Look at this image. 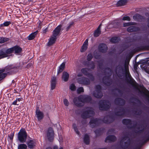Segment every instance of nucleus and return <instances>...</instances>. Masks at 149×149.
I'll list each match as a JSON object with an SVG mask.
<instances>
[{
	"instance_id": "obj_63",
	"label": "nucleus",
	"mask_w": 149,
	"mask_h": 149,
	"mask_svg": "<svg viewBox=\"0 0 149 149\" xmlns=\"http://www.w3.org/2000/svg\"><path fill=\"white\" fill-rule=\"evenodd\" d=\"M142 30H145L147 29V27L146 26H142Z\"/></svg>"
},
{
	"instance_id": "obj_34",
	"label": "nucleus",
	"mask_w": 149,
	"mask_h": 149,
	"mask_svg": "<svg viewBox=\"0 0 149 149\" xmlns=\"http://www.w3.org/2000/svg\"><path fill=\"white\" fill-rule=\"evenodd\" d=\"M74 25L75 23L73 21L70 22L67 24V26L65 29L66 31H68L72 27L74 26Z\"/></svg>"
},
{
	"instance_id": "obj_31",
	"label": "nucleus",
	"mask_w": 149,
	"mask_h": 149,
	"mask_svg": "<svg viewBox=\"0 0 149 149\" xmlns=\"http://www.w3.org/2000/svg\"><path fill=\"white\" fill-rule=\"evenodd\" d=\"M116 139L117 138L115 136L113 135H109L106 137L105 141L106 142L107 141L109 140L111 142H114L116 140Z\"/></svg>"
},
{
	"instance_id": "obj_19",
	"label": "nucleus",
	"mask_w": 149,
	"mask_h": 149,
	"mask_svg": "<svg viewBox=\"0 0 149 149\" xmlns=\"http://www.w3.org/2000/svg\"><path fill=\"white\" fill-rule=\"evenodd\" d=\"M36 117L38 121H40L43 119L44 117L43 113L40 111L39 107H37L36 108Z\"/></svg>"
},
{
	"instance_id": "obj_54",
	"label": "nucleus",
	"mask_w": 149,
	"mask_h": 149,
	"mask_svg": "<svg viewBox=\"0 0 149 149\" xmlns=\"http://www.w3.org/2000/svg\"><path fill=\"white\" fill-rule=\"evenodd\" d=\"M129 47V46L127 44H124L122 46L124 50L127 49Z\"/></svg>"
},
{
	"instance_id": "obj_48",
	"label": "nucleus",
	"mask_w": 149,
	"mask_h": 149,
	"mask_svg": "<svg viewBox=\"0 0 149 149\" xmlns=\"http://www.w3.org/2000/svg\"><path fill=\"white\" fill-rule=\"evenodd\" d=\"M70 89L72 91H74L76 89V87L74 84H72L70 86Z\"/></svg>"
},
{
	"instance_id": "obj_47",
	"label": "nucleus",
	"mask_w": 149,
	"mask_h": 149,
	"mask_svg": "<svg viewBox=\"0 0 149 149\" xmlns=\"http://www.w3.org/2000/svg\"><path fill=\"white\" fill-rule=\"evenodd\" d=\"M125 145H121V148L123 149H125L128 147L129 145V143H128L127 142V141H125Z\"/></svg>"
},
{
	"instance_id": "obj_22",
	"label": "nucleus",
	"mask_w": 149,
	"mask_h": 149,
	"mask_svg": "<svg viewBox=\"0 0 149 149\" xmlns=\"http://www.w3.org/2000/svg\"><path fill=\"white\" fill-rule=\"evenodd\" d=\"M116 104L120 106H123L125 103V101L123 99L120 98H116L114 100Z\"/></svg>"
},
{
	"instance_id": "obj_30",
	"label": "nucleus",
	"mask_w": 149,
	"mask_h": 149,
	"mask_svg": "<svg viewBox=\"0 0 149 149\" xmlns=\"http://www.w3.org/2000/svg\"><path fill=\"white\" fill-rule=\"evenodd\" d=\"M69 77V74L66 72H63L62 76V80L65 82H66L68 80Z\"/></svg>"
},
{
	"instance_id": "obj_14",
	"label": "nucleus",
	"mask_w": 149,
	"mask_h": 149,
	"mask_svg": "<svg viewBox=\"0 0 149 149\" xmlns=\"http://www.w3.org/2000/svg\"><path fill=\"white\" fill-rule=\"evenodd\" d=\"M132 98L139 104V105H138V107H140L141 106V108L143 110L145 111L149 110V107L143 104L138 98L135 97H133Z\"/></svg>"
},
{
	"instance_id": "obj_60",
	"label": "nucleus",
	"mask_w": 149,
	"mask_h": 149,
	"mask_svg": "<svg viewBox=\"0 0 149 149\" xmlns=\"http://www.w3.org/2000/svg\"><path fill=\"white\" fill-rule=\"evenodd\" d=\"M48 28L47 27L45 29L43 30V33H46L48 31Z\"/></svg>"
},
{
	"instance_id": "obj_35",
	"label": "nucleus",
	"mask_w": 149,
	"mask_h": 149,
	"mask_svg": "<svg viewBox=\"0 0 149 149\" xmlns=\"http://www.w3.org/2000/svg\"><path fill=\"white\" fill-rule=\"evenodd\" d=\"M112 23L113 25L114 28H120L122 27L121 22H119L117 20H114L112 22Z\"/></svg>"
},
{
	"instance_id": "obj_12",
	"label": "nucleus",
	"mask_w": 149,
	"mask_h": 149,
	"mask_svg": "<svg viewBox=\"0 0 149 149\" xmlns=\"http://www.w3.org/2000/svg\"><path fill=\"white\" fill-rule=\"evenodd\" d=\"M122 122L123 124L127 126V127L129 129L134 128L137 125L136 123L133 126H132L131 125L132 124V121L130 119H123L122 120Z\"/></svg>"
},
{
	"instance_id": "obj_50",
	"label": "nucleus",
	"mask_w": 149,
	"mask_h": 149,
	"mask_svg": "<svg viewBox=\"0 0 149 149\" xmlns=\"http://www.w3.org/2000/svg\"><path fill=\"white\" fill-rule=\"evenodd\" d=\"M93 58L92 54L91 53L89 54L87 56V60L88 61H90Z\"/></svg>"
},
{
	"instance_id": "obj_6",
	"label": "nucleus",
	"mask_w": 149,
	"mask_h": 149,
	"mask_svg": "<svg viewBox=\"0 0 149 149\" xmlns=\"http://www.w3.org/2000/svg\"><path fill=\"white\" fill-rule=\"evenodd\" d=\"M27 136V133L25 129L22 128L17 134V140L20 143H24L26 142Z\"/></svg>"
},
{
	"instance_id": "obj_53",
	"label": "nucleus",
	"mask_w": 149,
	"mask_h": 149,
	"mask_svg": "<svg viewBox=\"0 0 149 149\" xmlns=\"http://www.w3.org/2000/svg\"><path fill=\"white\" fill-rule=\"evenodd\" d=\"M14 132H11L10 135L9 136V137L10 139L11 140H12L13 139L14 136Z\"/></svg>"
},
{
	"instance_id": "obj_43",
	"label": "nucleus",
	"mask_w": 149,
	"mask_h": 149,
	"mask_svg": "<svg viewBox=\"0 0 149 149\" xmlns=\"http://www.w3.org/2000/svg\"><path fill=\"white\" fill-rule=\"evenodd\" d=\"M72 127L76 133L80 136L81 134L80 132L78 130L76 124L75 123L73 124Z\"/></svg>"
},
{
	"instance_id": "obj_1",
	"label": "nucleus",
	"mask_w": 149,
	"mask_h": 149,
	"mask_svg": "<svg viewBox=\"0 0 149 149\" xmlns=\"http://www.w3.org/2000/svg\"><path fill=\"white\" fill-rule=\"evenodd\" d=\"M124 74H125L126 77L125 80L126 82L130 84L134 88L137 89L139 93L142 94L143 96L145 97V100H146L149 103V95L143 91L140 90L138 88V84L131 75L129 70V67H125V71Z\"/></svg>"
},
{
	"instance_id": "obj_23",
	"label": "nucleus",
	"mask_w": 149,
	"mask_h": 149,
	"mask_svg": "<svg viewBox=\"0 0 149 149\" xmlns=\"http://www.w3.org/2000/svg\"><path fill=\"white\" fill-rule=\"evenodd\" d=\"M140 30L141 29L140 28L135 26L129 27L127 29V31L129 32H136Z\"/></svg>"
},
{
	"instance_id": "obj_26",
	"label": "nucleus",
	"mask_w": 149,
	"mask_h": 149,
	"mask_svg": "<svg viewBox=\"0 0 149 149\" xmlns=\"http://www.w3.org/2000/svg\"><path fill=\"white\" fill-rule=\"evenodd\" d=\"M56 79L55 76L53 77L51 80V89L52 90L54 89L56 86Z\"/></svg>"
},
{
	"instance_id": "obj_41",
	"label": "nucleus",
	"mask_w": 149,
	"mask_h": 149,
	"mask_svg": "<svg viewBox=\"0 0 149 149\" xmlns=\"http://www.w3.org/2000/svg\"><path fill=\"white\" fill-rule=\"evenodd\" d=\"M118 37H114L111 38L110 40V42L113 43H118L119 41Z\"/></svg>"
},
{
	"instance_id": "obj_2",
	"label": "nucleus",
	"mask_w": 149,
	"mask_h": 149,
	"mask_svg": "<svg viewBox=\"0 0 149 149\" xmlns=\"http://www.w3.org/2000/svg\"><path fill=\"white\" fill-rule=\"evenodd\" d=\"M20 66L13 65H8L0 70V81L4 79L7 74H14L18 72Z\"/></svg>"
},
{
	"instance_id": "obj_9",
	"label": "nucleus",
	"mask_w": 149,
	"mask_h": 149,
	"mask_svg": "<svg viewBox=\"0 0 149 149\" xmlns=\"http://www.w3.org/2000/svg\"><path fill=\"white\" fill-rule=\"evenodd\" d=\"M10 54L14 53L15 54H19L22 51V48L17 45H16L9 48Z\"/></svg>"
},
{
	"instance_id": "obj_33",
	"label": "nucleus",
	"mask_w": 149,
	"mask_h": 149,
	"mask_svg": "<svg viewBox=\"0 0 149 149\" xmlns=\"http://www.w3.org/2000/svg\"><path fill=\"white\" fill-rule=\"evenodd\" d=\"M38 31V30L34 32L31 33L28 37L27 38L29 40H31L33 39L35 36L37 35Z\"/></svg>"
},
{
	"instance_id": "obj_42",
	"label": "nucleus",
	"mask_w": 149,
	"mask_h": 149,
	"mask_svg": "<svg viewBox=\"0 0 149 149\" xmlns=\"http://www.w3.org/2000/svg\"><path fill=\"white\" fill-rule=\"evenodd\" d=\"M136 23L135 22H129L127 23H124L123 24V27H125L129 26L136 25Z\"/></svg>"
},
{
	"instance_id": "obj_20",
	"label": "nucleus",
	"mask_w": 149,
	"mask_h": 149,
	"mask_svg": "<svg viewBox=\"0 0 149 149\" xmlns=\"http://www.w3.org/2000/svg\"><path fill=\"white\" fill-rule=\"evenodd\" d=\"M98 49L100 52L102 53H105L107 51L108 47L107 45L104 43H101L98 45Z\"/></svg>"
},
{
	"instance_id": "obj_58",
	"label": "nucleus",
	"mask_w": 149,
	"mask_h": 149,
	"mask_svg": "<svg viewBox=\"0 0 149 149\" xmlns=\"http://www.w3.org/2000/svg\"><path fill=\"white\" fill-rule=\"evenodd\" d=\"M143 130H135V132L136 133H141L142 132H143Z\"/></svg>"
},
{
	"instance_id": "obj_15",
	"label": "nucleus",
	"mask_w": 149,
	"mask_h": 149,
	"mask_svg": "<svg viewBox=\"0 0 149 149\" xmlns=\"http://www.w3.org/2000/svg\"><path fill=\"white\" fill-rule=\"evenodd\" d=\"M27 147L30 149H33L35 148L36 145V142L34 139L30 138V139L28 140L26 142Z\"/></svg>"
},
{
	"instance_id": "obj_55",
	"label": "nucleus",
	"mask_w": 149,
	"mask_h": 149,
	"mask_svg": "<svg viewBox=\"0 0 149 149\" xmlns=\"http://www.w3.org/2000/svg\"><path fill=\"white\" fill-rule=\"evenodd\" d=\"M63 102L65 105L66 106H68L69 105V102L67 99H65L63 100Z\"/></svg>"
},
{
	"instance_id": "obj_16",
	"label": "nucleus",
	"mask_w": 149,
	"mask_h": 149,
	"mask_svg": "<svg viewBox=\"0 0 149 149\" xmlns=\"http://www.w3.org/2000/svg\"><path fill=\"white\" fill-rule=\"evenodd\" d=\"M116 109H115V115L118 116H123L125 113V109L123 107H120L118 109V111L116 110Z\"/></svg>"
},
{
	"instance_id": "obj_64",
	"label": "nucleus",
	"mask_w": 149,
	"mask_h": 149,
	"mask_svg": "<svg viewBox=\"0 0 149 149\" xmlns=\"http://www.w3.org/2000/svg\"><path fill=\"white\" fill-rule=\"evenodd\" d=\"M88 39H86L85 41L84 42L83 44L86 45H88Z\"/></svg>"
},
{
	"instance_id": "obj_38",
	"label": "nucleus",
	"mask_w": 149,
	"mask_h": 149,
	"mask_svg": "<svg viewBox=\"0 0 149 149\" xmlns=\"http://www.w3.org/2000/svg\"><path fill=\"white\" fill-rule=\"evenodd\" d=\"M10 21H6L3 23L0 24V29H2L4 27H8L11 24Z\"/></svg>"
},
{
	"instance_id": "obj_36",
	"label": "nucleus",
	"mask_w": 149,
	"mask_h": 149,
	"mask_svg": "<svg viewBox=\"0 0 149 149\" xmlns=\"http://www.w3.org/2000/svg\"><path fill=\"white\" fill-rule=\"evenodd\" d=\"M65 63L64 62L62 63L59 66L57 71V74H58L62 72L65 68Z\"/></svg>"
},
{
	"instance_id": "obj_8",
	"label": "nucleus",
	"mask_w": 149,
	"mask_h": 149,
	"mask_svg": "<svg viewBox=\"0 0 149 149\" xmlns=\"http://www.w3.org/2000/svg\"><path fill=\"white\" fill-rule=\"evenodd\" d=\"M91 80L90 79L84 77H82L80 78H79L77 79V82L79 84H81L83 85H88L90 83Z\"/></svg>"
},
{
	"instance_id": "obj_44",
	"label": "nucleus",
	"mask_w": 149,
	"mask_h": 149,
	"mask_svg": "<svg viewBox=\"0 0 149 149\" xmlns=\"http://www.w3.org/2000/svg\"><path fill=\"white\" fill-rule=\"evenodd\" d=\"M27 146L24 143H21L18 145L17 149H26Z\"/></svg>"
},
{
	"instance_id": "obj_45",
	"label": "nucleus",
	"mask_w": 149,
	"mask_h": 149,
	"mask_svg": "<svg viewBox=\"0 0 149 149\" xmlns=\"http://www.w3.org/2000/svg\"><path fill=\"white\" fill-rule=\"evenodd\" d=\"M9 40V38L6 37H0V44H2L5 42L8 41Z\"/></svg>"
},
{
	"instance_id": "obj_49",
	"label": "nucleus",
	"mask_w": 149,
	"mask_h": 149,
	"mask_svg": "<svg viewBox=\"0 0 149 149\" xmlns=\"http://www.w3.org/2000/svg\"><path fill=\"white\" fill-rule=\"evenodd\" d=\"M84 91V89L82 87H81L79 88L77 90V93L78 94H79L83 92Z\"/></svg>"
},
{
	"instance_id": "obj_62",
	"label": "nucleus",
	"mask_w": 149,
	"mask_h": 149,
	"mask_svg": "<svg viewBox=\"0 0 149 149\" xmlns=\"http://www.w3.org/2000/svg\"><path fill=\"white\" fill-rule=\"evenodd\" d=\"M115 90H117V91H118V92L120 93V94H122V91H121V90H120V89H118V88H116L115 89Z\"/></svg>"
},
{
	"instance_id": "obj_3",
	"label": "nucleus",
	"mask_w": 149,
	"mask_h": 149,
	"mask_svg": "<svg viewBox=\"0 0 149 149\" xmlns=\"http://www.w3.org/2000/svg\"><path fill=\"white\" fill-rule=\"evenodd\" d=\"M114 120V118L113 116H105L102 120L97 118H91L89 124L92 128H93L99 125L102 121L104 123L109 124L113 122Z\"/></svg>"
},
{
	"instance_id": "obj_46",
	"label": "nucleus",
	"mask_w": 149,
	"mask_h": 149,
	"mask_svg": "<svg viewBox=\"0 0 149 149\" xmlns=\"http://www.w3.org/2000/svg\"><path fill=\"white\" fill-rule=\"evenodd\" d=\"M88 45L83 44L81 49V52H84L87 49Z\"/></svg>"
},
{
	"instance_id": "obj_51",
	"label": "nucleus",
	"mask_w": 149,
	"mask_h": 149,
	"mask_svg": "<svg viewBox=\"0 0 149 149\" xmlns=\"http://www.w3.org/2000/svg\"><path fill=\"white\" fill-rule=\"evenodd\" d=\"M95 91H101V90H102V87L99 84L96 85L95 86Z\"/></svg>"
},
{
	"instance_id": "obj_10",
	"label": "nucleus",
	"mask_w": 149,
	"mask_h": 149,
	"mask_svg": "<svg viewBox=\"0 0 149 149\" xmlns=\"http://www.w3.org/2000/svg\"><path fill=\"white\" fill-rule=\"evenodd\" d=\"M54 130L52 127H49L47 130V136L48 141L50 142H52L54 140Z\"/></svg>"
},
{
	"instance_id": "obj_61",
	"label": "nucleus",
	"mask_w": 149,
	"mask_h": 149,
	"mask_svg": "<svg viewBox=\"0 0 149 149\" xmlns=\"http://www.w3.org/2000/svg\"><path fill=\"white\" fill-rule=\"evenodd\" d=\"M100 55L97 54L95 55V58L96 59H98L100 58Z\"/></svg>"
},
{
	"instance_id": "obj_39",
	"label": "nucleus",
	"mask_w": 149,
	"mask_h": 149,
	"mask_svg": "<svg viewBox=\"0 0 149 149\" xmlns=\"http://www.w3.org/2000/svg\"><path fill=\"white\" fill-rule=\"evenodd\" d=\"M127 3V0H120L117 2V5L118 6H125L126 5Z\"/></svg>"
},
{
	"instance_id": "obj_21",
	"label": "nucleus",
	"mask_w": 149,
	"mask_h": 149,
	"mask_svg": "<svg viewBox=\"0 0 149 149\" xmlns=\"http://www.w3.org/2000/svg\"><path fill=\"white\" fill-rule=\"evenodd\" d=\"M62 27V25L61 24H60L58 26L53 30V36L56 37L58 35H60L61 34L60 32L61 31Z\"/></svg>"
},
{
	"instance_id": "obj_37",
	"label": "nucleus",
	"mask_w": 149,
	"mask_h": 149,
	"mask_svg": "<svg viewBox=\"0 0 149 149\" xmlns=\"http://www.w3.org/2000/svg\"><path fill=\"white\" fill-rule=\"evenodd\" d=\"M84 142L86 145H88L90 143V137L87 134H85L84 138Z\"/></svg>"
},
{
	"instance_id": "obj_27",
	"label": "nucleus",
	"mask_w": 149,
	"mask_h": 149,
	"mask_svg": "<svg viewBox=\"0 0 149 149\" xmlns=\"http://www.w3.org/2000/svg\"><path fill=\"white\" fill-rule=\"evenodd\" d=\"M110 79V76H105L102 78V81L103 84L107 86H110L111 84V82L109 81H107V80H109Z\"/></svg>"
},
{
	"instance_id": "obj_29",
	"label": "nucleus",
	"mask_w": 149,
	"mask_h": 149,
	"mask_svg": "<svg viewBox=\"0 0 149 149\" xmlns=\"http://www.w3.org/2000/svg\"><path fill=\"white\" fill-rule=\"evenodd\" d=\"M104 129L103 128H100L94 131L96 137L100 136L102 135L104 132Z\"/></svg>"
},
{
	"instance_id": "obj_11",
	"label": "nucleus",
	"mask_w": 149,
	"mask_h": 149,
	"mask_svg": "<svg viewBox=\"0 0 149 149\" xmlns=\"http://www.w3.org/2000/svg\"><path fill=\"white\" fill-rule=\"evenodd\" d=\"M89 70V69L88 68H84L81 69V71L82 73L88 77L91 81H93L95 80V77L92 73L88 72Z\"/></svg>"
},
{
	"instance_id": "obj_13",
	"label": "nucleus",
	"mask_w": 149,
	"mask_h": 149,
	"mask_svg": "<svg viewBox=\"0 0 149 149\" xmlns=\"http://www.w3.org/2000/svg\"><path fill=\"white\" fill-rule=\"evenodd\" d=\"M94 113V111L93 110L89 109L83 112L81 115V117L84 119L88 118L91 117V114L92 115Z\"/></svg>"
},
{
	"instance_id": "obj_59",
	"label": "nucleus",
	"mask_w": 149,
	"mask_h": 149,
	"mask_svg": "<svg viewBox=\"0 0 149 149\" xmlns=\"http://www.w3.org/2000/svg\"><path fill=\"white\" fill-rule=\"evenodd\" d=\"M17 100H16L15 101H14L12 103V104L14 105H18V104H17Z\"/></svg>"
},
{
	"instance_id": "obj_17",
	"label": "nucleus",
	"mask_w": 149,
	"mask_h": 149,
	"mask_svg": "<svg viewBox=\"0 0 149 149\" xmlns=\"http://www.w3.org/2000/svg\"><path fill=\"white\" fill-rule=\"evenodd\" d=\"M134 50L136 52L149 50V45H141L136 47Z\"/></svg>"
},
{
	"instance_id": "obj_40",
	"label": "nucleus",
	"mask_w": 149,
	"mask_h": 149,
	"mask_svg": "<svg viewBox=\"0 0 149 149\" xmlns=\"http://www.w3.org/2000/svg\"><path fill=\"white\" fill-rule=\"evenodd\" d=\"M85 65L88 66H90L91 69L92 70H93L95 68V63L93 61H92L91 62H86Z\"/></svg>"
},
{
	"instance_id": "obj_4",
	"label": "nucleus",
	"mask_w": 149,
	"mask_h": 149,
	"mask_svg": "<svg viewBox=\"0 0 149 149\" xmlns=\"http://www.w3.org/2000/svg\"><path fill=\"white\" fill-rule=\"evenodd\" d=\"M92 98L91 97L87 95H81L78 97H75L73 100V103L76 106L78 107H82L84 103L91 102Z\"/></svg>"
},
{
	"instance_id": "obj_24",
	"label": "nucleus",
	"mask_w": 149,
	"mask_h": 149,
	"mask_svg": "<svg viewBox=\"0 0 149 149\" xmlns=\"http://www.w3.org/2000/svg\"><path fill=\"white\" fill-rule=\"evenodd\" d=\"M133 17L135 21L140 22L142 21L145 19L144 17L138 14L133 15Z\"/></svg>"
},
{
	"instance_id": "obj_32",
	"label": "nucleus",
	"mask_w": 149,
	"mask_h": 149,
	"mask_svg": "<svg viewBox=\"0 0 149 149\" xmlns=\"http://www.w3.org/2000/svg\"><path fill=\"white\" fill-rule=\"evenodd\" d=\"M56 36H51L47 43V45L48 46L52 45L53 44L55 43L56 40Z\"/></svg>"
},
{
	"instance_id": "obj_5",
	"label": "nucleus",
	"mask_w": 149,
	"mask_h": 149,
	"mask_svg": "<svg viewBox=\"0 0 149 149\" xmlns=\"http://www.w3.org/2000/svg\"><path fill=\"white\" fill-rule=\"evenodd\" d=\"M129 61L130 59L127 58L126 59V61L124 64V67L120 64H118L116 67L115 71L118 74V76L121 77L122 74L124 73L125 71V67H128L129 66Z\"/></svg>"
},
{
	"instance_id": "obj_18",
	"label": "nucleus",
	"mask_w": 149,
	"mask_h": 149,
	"mask_svg": "<svg viewBox=\"0 0 149 149\" xmlns=\"http://www.w3.org/2000/svg\"><path fill=\"white\" fill-rule=\"evenodd\" d=\"M9 48L6 50V49L3 48L0 50V59L7 57L8 54H10Z\"/></svg>"
},
{
	"instance_id": "obj_56",
	"label": "nucleus",
	"mask_w": 149,
	"mask_h": 149,
	"mask_svg": "<svg viewBox=\"0 0 149 149\" xmlns=\"http://www.w3.org/2000/svg\"><path fill=\"white\" fill-rule=\"evenodd\" d=\"M37 24H38V28L40 29L41 28V26L42 25V22L39 20L37 22Z\"/></svg>"
},
{
	"instance_id": "obj_28",
	"label": "nucleus",
	"mask_w": 149,
	"mask_h": 149,
	"mask_svg": "<svg viewBox=\"0 0 149 149\" xmlns=\"http://www.w3.org/2000/svg\"><path fill=\"white\" fill-rule=\"evenodd\" d=\"M93 96L97 98H101L103 96V94L101 91H95L93 92Z\"/></svg>"
},
{
	"instance_id": "obj_52",
	"label": "nucleus",
	"mask_w": 149,
	"mask_h": 149,
	"mask_svg": "<svg viewBox=\"0 0 149 149\" xmlns=\"http://www.w3.org/2000/svg\"><path fill=\"white\" fill-rule=\"evenodd\" d=\"M122 20L123 21H130L131 20V19L130 17L128 16H124L122 19Z\"/></svg>"
},
{
	"instance_id": "obj_25",
	"label": "nucleus",
	"mask_w": 149,
	"mask_h": 149,
	"mask_svg": "<svg viewBox=\"0 0 149 149\" xmlns=\"http://www.w3.org/2000/svg\"><path fill=\"white\" fill-rule=\"evenodd\" d=\"M102 25V24H100L99 25L97 29L94 31L93 36L94 37H97L101 34V28Z\"/></svg>"
},
{
	"instance_id": "obj_57",
	"label": "nucleus",
	"mask_w": 149,
	"mask_h": 149,
	"mask_svg": "<svg viewBox=\"0 0 149 149\" xmlns=\"http://www.w3.org/2000/svg\"><path fill=\"white\" fill-rule=\"evenodd\" d=\"M98 66L99 68L100 69H102V67L103 66V64L102 63H99Z\"/></svg>"
},
{
	"instance_id": "obj_7",
	"label": "nucleus",
	"mask_w": 149,
	"mask_h": 149,
	"mask_svg": "<svg viewBox=\"0 0 149 149\" xmlns=\"http://www.w3.org/2000/svg\"><path fill=\"white\" fill-rule=\"evenodd\" d=\"M99 107L100 110L106 111L110 109V104L108 100H103L99 102Z\"/></svg>"
}]
</instances>
